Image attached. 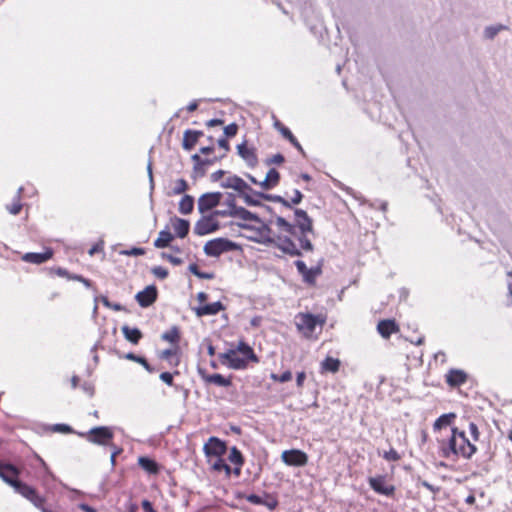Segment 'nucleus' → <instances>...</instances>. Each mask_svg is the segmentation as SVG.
Segmentation results:
<instances>
[{
    "label": "nucleus",
    "instance_id": "nucleus-60",
    "mask_svg": "<svg viewBox=\"0 0 512 512\" xmlns=\"http://www.w3.org/2000/svg\"><path fill=\"white\" fill-rule=\"evenodd\" d=\"M22 205L19 202L13 203L8 210L11 214L17 215L21 211Z\"/></svg>",
    "mask_w": 512,
    "mask_h": 512
},
{
    "label": "nucleus",
    "instance_id": "nucleus-45",
    "mask_svg": "<svg viewBox=\"0 0 512 512\" xmlns=\"http://www.w3.org/2000/svg\"><path fill=\"white\" fill-rule=\"evenodd\" d=\"M191 159L194 162V172L198 171V166H206L212 163L211 160L202 159L198 154L192 155Z\"/></svg>",
    "mask_w": 512,
    "mask_h": 512
},
{
    "label": "nucleus",
    "instance_id": "nucleus-40",
    "mask_svg": "<svg viewBox=\"0 0 512 512\" xmlns=\"http://www.w3.org/2000/svg\"><path fill=\"white\" fill-rule=\"evenodd\" d=\"M180 338L179 329L176 326H173L168 331L162 334V339L168 341L170 343H177Z\"/></svg>",
    "mask_w": 512,
    "mask_h": 512
},
{
    "label": "nucleus",
    "instance_id": "nucleus-8",
    "mask_svg": "<svg viewBox=\"0 0 512 512\" xmlns=\"http://www.w3.org/2000/svg\"><path fill=\"white\" fill-rule=\"evenodd\" d=\"M297 328L305 335L310 336L314 331L317 325H321L323 321L319 319V317L306 313L300 314L297 317Z\"/></svg>",
    "mask_w": 512,
    "mask_h": 512
},
{
    "label": "nucleus",
    "instance_id": "nucleus-55",
    "mask_svg": "<svg viewBox=\"0 0 512 512\" xmlns=\"http://www.w3.org/2000/svg\"><path fill=\"white\" fill-rule=\"evenodd\" d=\"M159 377L167 385H173V375L170 372H162Z\"/></svg>",
    "mask_w": 512,
    "mask_h": 512
},
{
    "label": "nucleus",
    "instance_id": "nucleus-43",
    "mask_svg": "<svg viewBox=\"0 0 512 512\" xmlns=\"http://www.w3.org/2000/svg\"><path fill=\"white\" fill-rule=\"evenodd\" d=\"M269 182L270 184L275 187L278 183H279V180H280V174L279 172L275 169V168H271L267 174H266V177H265Z\"/></svg>",
    "mask_w": 512,
    "mask_h": 512
},
{
    "label": "nucleus",
    "instance_id": "nucleus-47",
    "mask_svg": "<svg viewBox=\"0 0 512 512\" xmlns=\"http://www.w3.org/2000/svg\"><path fill=\"white\" fill-rule=\"evenodd\" d=\"M52 431L58 432V433H65V434L74 433L72 427L67 424H54L52 426Z\"/></svg>",
    "mask_w": 512,
    "mask_h": 512
},
{
    "label": "nucleus",
    "instance_id": "nucleus-51",
    "mask_svg": "<svg viewBox=\"0 0 512 512\" xmlns=\"http://www.w3.org/2000/svg\"><path fill=\"white\" fill-rule=\"evenodd\" d=\"M162 258L169 261L171 264L175 265V266H178L180 264H182V259L179 258V257H176V256H173L171 254H168L166 252H163L161 254Z\"/></svg>",
    "mask_w": 512,
    "mask_h": 512
},
{
    "label": "nucleus",
    "instance_id": "nucleus-37",
    "mask_svg": "<svg viewBox=\"0 0 512 512\" xmlns=\"http://www.w3.org/2000/svg\"><path fill=\"white\" fill-rule=\"evenodd\" d=\"M124 358L141 364L150 373L154 372V368L148 363V361L144 357L129 352L124 355Z\"/></svg>",
    "mask_w": 512,
    "mask_h": 512
},
{
    "label": "nucleus",
    "instance_id": "nucleus-19",
    "mask_svg": "<svg viewBox=\"0 0 512 512\" xmlns=\"http://www.w3.org/2000/svg\"><path fill=\"white\" fill-rule=\"evenodd\" d=\"M19 474L18 469L12 464H2L0 463V478L9 484L10 486H14L17 482V476Z\"/></svg>",
    "mask_w": 512,
    "mask_h": 512
},
{
    "label": "nucleus",
    "instance_id": "nucleus-54",
    "mask_svg": "<svg viewBox=\"0 0 512 512\" xmlns=\"http://www.w3.org/2000/svg\"><path fill=\"white\" fill-rule=\"evenodd\" d=\"M302 199H303V194L298 189H295L293 192V197L291 198L289 203H290V205L291 204L297 205L302 201Z\"/></svg>",
    "mask_w": 512,
    "mask_h": 512
},
{
    "label": "nucleus",
    "instance_id": "nucleus-50",
    "mask_svg": "<svg viewBox=\"0 0 512 512\" xmlns=\"http://www.w3.org/2000/svg\"><path fill=\"white\" fill-rule=\"evenodd\" d=\"M152 273L159 279H165L168 276V271L162 266H156L152 269Z\"/></svg>",
    "mask_w": 512,
    "mask_h": 512
},
{
    "label": "nucleus",
    "instance_id": "nucleus-29",
    "mask_svg": "<svg viewBox=\"0 0 512 512\" xmlns=\"http://www.w3.org/2000/svg\"><path fill=\"white\" fill-rule=\"evenodd\" d=\"M121 330L125 339L133 344H137L142 338V332L138 328H131L128 325H124Z\"/></svg>",
    "mask_w": 512,
    "mask_h": 512
},
{
    "label": "nucleus",
    "instance_id": "nucleus-5",
    "mask_svg": "<svg viewBox=\"0 0 512 512\" xmlns=\"http://www.w3.org/2000/svg\"><path fill=\"white\" fill-rule=\"evenodd\" d=\"M228 204L229 209H217L215 210V215H219L220 217L239 218L244 221L261 222V218L257 214L252 213L243 207L237 206L231 197L229 198Z\"/></svg>",
    "mask_w": 512,
    "mask_h": 512
},
{
    "label": "nucleus",
    "instance_id": "nucleus-62",
    "mask_svg": "<svg viewBox=\"0 0 512 512\" xmlns=\"http://www.w3.org/2000/svg\"><path fill=\"white\" fill-rule=\"evenodd\" d=\"M142 508L145 512H156L152 503L149 500L142 501Z\"/></svg>",
    "mask_w": 512,
    "mask_h": 512
},
{
    "label": "nucleus",
    "instance_id": "nucleus-22",
    "mask_svg": "<svg viewBox=\"0 0 512 512\" xmlns=\"http://www.w3.org/2000/svg\"><path fill=\"white\" fill-rule=\"evenodd\" d=\"M237 152L239 156L247 163V165L253 167L257 164L258 159L253 148L247 147L246 142L237 145Z\"/></svg>",
    "mask_w": 512,
    "mask_h": 512
},
{
    "label": "nucleus",
    "instance_id": "nucleus-20",
    "mask_svg": "<svg viewBox=\"0 0 512 512\" xmlns=\"http://www.w3.org/2000/svg\"><path fill=\"white\" fill-rule=\"evenodd\" d=\"M225 306L220 302H214L209 304H203L198 307L193 308L195 314L198 317L206 316V315H216L220 311H223Z\"/></svg>",
    "mask_w": 512,
    "mask_h": 512
},
{
    "label": "nucleus",
    "instance_id": "nucleus-1",
    "mask_svg": "<svg viewBox=\"0 0 512 512\" xmlns=\"http://www.w3.org/2000/svg\"><path fill=\"white\" fill-rule=\"evenodd\" d=\"M294 223L284 217L276 216L275 219L257 222L258 227L239 223L243 229L255 230L259 236L258 242L266 245H274L289 256H302L301 250L313 251L314 246L309 238L313 234V221L307 212L295 209Z\"/></svg>",
    "mask_w": 512,
    "mask_h": 512
},
{
    "label": "nucleus",
    "instance_id": "nucleus-32",
    "mask_svg": "<svg viewBox=\"0 0 512 512\" xmlns=\"http://www.w3.org/2000/svg\"><path fill=\"white\" fill-rule=\"evenodd\" d=\"M173 235L168 230H162L159 232L158 238L154 241V246L156 248H165L169 246L170 242L173 240Z\"/></svg>",
    "mask_w": 512,
    "mask_h": 512
},
{
    "label": "nucleus",
    "instance_id": "nucleus-35",
    "mask_svg": "<svg viewBox=\"0 0 512 512\" xmlns=\"http://www.w3.org/2000/svg\"><path fill=\"white\" fill-rule=\"evenodd\" d=\"M255 193L257 192L253 189L252 191L244 190V192L240 194V197H242L245 203L249 206H259L261 205L260 199L262 198L255 196Z\"/></svg>",
    "mask_w": 512,
    "mask_h": 512
},
{
    "label": "nucleus",
    "instance_id": "nucleus-10",
    "mask_svg": "<svg viewBox=\"0 0 512 512\" xmlns=\"http://www.w3.org/2000/svg\"><path fill=\"white\" fill-rule=\"evenodd\" d=\"M219 359L222 364H227L229 368L240 370L247 366L245 358H241L236 354V350L229 349L228 351L219 354Z\"/></svg>",
    "mask_w": 512,
    "mask_h": 512
},
{
    "label": "nucleus",
    "instance_id": "nucleus-6",
    "mask_svg": "<svg viewBox=\"0 0 512 512\" xmlns=\"http://www.w3.org/2000/svg\"><path fill=\"white\" fill-rule=\"evenodd\" d=\"M217 217L220 216L215 215V210L210 215L202 216L194 225V233L203 236L218 231L220 224Z\"/></svg>",
    "mask_w": 512,
    "mask_h": 512
},
{
    "label": "nucleus",
    "instance_id": "nucleus-61",
    "mask_svg": "<svg viewBox=\"0 0 512 512\" xmlns=\"http://www.w3.org/2000/svg\"><path fill=\"white\" fill-rule=\"evenodd\" d=\"M226 174V171L224 170H218L211 174L210 178L212 182L219 181L224 175Z\"/></svg>",
    "mask_w": 512,
    "mask_h": 512
},
{
    "label": "nucleus",
    "instance_id": "nucleus-31",
    "mask_svg": "<svg viewBox=\"0 0 512 512\" xmlns=\"http://www.w3.org/2000/svg\"><path fill=\"white\" fill-rule=\"evenodd\" d=\"M228 458H229L230 462H232L233 464H235L237 466L234 470L235 474H239L241 466L244 463V458H243L240 450L235 446L232 447Z\"/></svg>",
    "mask_w": 512,
    "mask_h": 512
},
{
    "label": "nucleus",
    "instance_id": "nucleus-48",
    "mask_svg": "<svg viewBox=\"0 0 512 512\" xmlns=\"http://www.w3.org/2000/svg\"><path fill=\"white\" fill-rule=\"evenodd\" d=\"M101 302L103 303L104 306L114 311H122L124 309L123 306L119 303H111L106 296L101 297Z\"/></svg>",
    "mask_w": 512,
    "mask_h": 512
},
{
    "label": "nucleus",
    "instance_id": "nucleus-53",
    "mask_svg": "<svg viewBox=\"0 0 512 512\" xmlns=\"http://www.w3.org/2000/svg\"><path fill=\"white\" fill-rule=\"evenodd\" d=\"M238 126L235 123H231L224 128V134L226 137H233L237 134Z\"/></svg>",
    "mask_w": 512,
    "mask_h": 512
},
{
    "label": "nucleus",
    "instance_id": "nucleus-17",
    "mask_svg": "<svg viewBox=\"0 0 512 512\" xmlns=\"http://www.w3.org/2000/svg\"><path fill=\"white\" fill-rule=\"evenodd\" d=\"M245 499L254 504V505H263L266 506L269 510H274L278 504L277 500L273 497L263 494V495H257V494H249L245 496Z\"/></svg>",
    "mask_w": 512,
    "mask_h": 512
},
{
    "label": "nucleus",
    "instance_id": "nucleus-27",
    "mask_svg": "<svg viewBox=\"0 0 512 512\" xmlns=\"http://www.w3.org/2000/svg\"><path fill=\"white\" fill-rule=\"evenodd\" d=\"M173 228L179 238H185L189 233L190 223L188 220L175 217Z\"/></svg>",
    "mask_w": 512,
    "mask_h": 512
},
{
    "label": "nucleus",
    "instance_id": "nucleus-33",
    "mask_svg": "<svg viewBox=\"0 0 512 512\" xmlns=\"http://www.w3.org/2000/svg\"><path fill=\"white\" fill-rule=\"evenodd\" d=\"M321 368L323 371L336 373L340 368V360L328 356L322 361Z\"/></svg>",
    "mask_w": 512,
    "mask_h": 512
},
{
    "label": "nucleus",
    "instance_id": "nucleus-34",
    "mask_svg": "<svg viewBox=\"0 0 512 512\" xmlns=\"http://www.w3.org/2000/svg\"><path fill=\"white\" fill-rule=\"evenodd\" d=\"M456 415L454 413L443 414L434 422L433 428L434 430H441L443 427L449 426L452 421L455 419Z\"/></svg>",
    "mask_w": 512,
    "mask_h": 512
},
{
    "label": "nucleus",
    "instance_id": "nucleus-38",
    "mask_svg": "<svg viewBox=\"0 0 512 512\" xmlns=\"http://www.w3.org/2000/svg\"><path fill=\"white\" fill-rule=\"evenodd\" d=\"M139 465L149 473H157L158 468L157 464L154 460L148 458V457H140L138 459Z\"/></svg>",
    "mask_w": 512,
    "mask_h": 512
},
{
    "label": "nucleus",
    "instance_id": "nucleus-56",
    "mask_svg": "<svg viewBox=\"0 0 512 512\" xmlns=\"http://www.w3.org/2000/svg\"><path fill=\"white\" fill-rule=\"evenodd\" d=\"M295 266L297 268L298 273L302 276L305 272H307L308 267L305 262L302 260L295 261Z\"/></svg>",
    "mask_w": 512,
    "mask_h": 512
},
{
    "label": "nucleus",
    "instance_id": "nucleus-23",
    "mask_svg": "<svg viewBox=\"0 0 512 512\" xmlns=\"http://www.w3.org/2000/svg\"><path fill=\"white\" fill-rule=\"evenodd\" d=\"M467 380V374L460 369H451L446 374V382L451 387H458L464 384Z\"/></svg>",
    "mask_w": 512,
    "mask_h": 512
},
{
    "label": "nucleus",
    "instance_id": "nucleus-2",
    "mask_svg": "<svg viewBox=\"0 0 512 512\" xmlns=\"http://www.w3.org/2000/svg\"><path fill=\"white\" fill-rule=\"evenodd\" d=\"M438 442L441 455L446 459L454 460L458 457L470 459L477 450L476 446L466 438L464 431L458 428H451L450 435Z\"/></svg>",
    "mask_w": 512,
    "mask_h": 512
},
{
    "label": "nucleus",
    "instance_id": "nucleus-3",
    "mask_svg": "<svg viewBox=\"0 0 512 512\" xmlns=\"http://www.w3.org/2000/svg\"><path fill=\"white\" fill-rule=\"evenodd\" d=\"M77 434L88 442L101 446L112 445L111 441L114 437L112 429L107 426L93 427L87 432H78Z\"/></svg>",
    "mask_w": 512,
    "mask_h": 512
},
{
    "label": "nucleus",
    "instance_id": "nucleus-36",
    "mask_svg": "<svg viewBox=\"0 0 512 512\" xmlns=\"http://www.w3.org/2000/svg\"><path fill=\"white\" fill-rule=\"evenodd\" d=\"M321 268L319 266L308 268L307 272H305L302 277L303 281L307 284H314L316 281V278L321 274Z\"/></svg>",
    "mask_w": 512,
    "mask_h": 512
},
{
    "label": "nucleus",
    "instance_id": "nucleus-14",
    "mask_svg": "<svg viewBox=\"0 0 512 512\" xmlns=\"http://www.w3.org/2000/svg\"><path fill=\"white\" fill-rule=\"evenodd\" d=\"M369 485L375 492L385 496H391L395 491V487L393 485L386 484L384 476L369 478Z\"/></svg>",
    "mask_w": 512,
    "mask_h": 512
},
{
    "label": "nucleus",
    "instance_id": "nucleus-42",
    "mask_svg": "<svg viewBox=\"0 0 512 512\" xmlns=\"http://www.w3.org/2000/svg\"><path fill=\"white\" fill-rule=\"evenodd\" d=\"M188 190V183L185 179L180 178L175 182V186L173 187V194L180 195L185 193Z\"/></svg>",
    "mask_w": 512,
    "mask_h": 512
},
{
    "label": "nucleus",
    "instance_id": "nucleus-63",
    "mask_svg": "<svg viewBox=\"0 0 512 512\" xmlns=\"http://www.w3.org/2000/svg\"><path fill=\"white\" fill-rule=\"evenodd\" d=\"M305 378H306L305 372L302 371V372H298L297 373L296 384H297L298 387H302L303 386Z\"/></svg>",
    "mask_w": 512,
    "mask_h": 512
},
{
    "label": "nucleus",
    "instance_id": "nucleus-59",
    "mask_svg": "<svg viewBox=\"0 0 512 512\" xmlns=\"http://www.w3.org/2000/svg\"><path fill=\"white\" fill-rule=\"evenodd\" d=\"M469 431H470V434L473 437V439L477 440L478 437H479V430H478V427H477V425L475 423L471 422L469 424Z\"/></svg>",
    "mask_w": 512,
    "mask_h": 512
},
{
    "label": "nucleus",
    "instance_id": "nucleus-30",
    "mask_svg": "<svg viewBox=\"0 0 512 512\" xmlns=\"http://www.w3.org/2000/svg\"><path fill=\"white\" fill-rule=\"evenodd\" d=\"M194 209V197L185 194L179 202V212L183 215L192 213Z\"/></svg>",
    "mask_w": 512,
    "mask_h": 512
},
{
    "label": "nucleus",
    "instance_id": "nucleus-16",
    "mask_svg": "<svg viewBox=\"0 0 512 512\" xmlns=\"http://www.w3.org/2000/svg\"><path fill=\"white\" fill-rule=\"evenodd\" d=\"M198 372L201 376V378L206 382L210 384H214L219 387H229L231 386L232 382L230 378H226L221 374H207L205 370L199 368Z\"/></svg>",
    "mask_w": 512,
    "mask_h": 512
},
{
    "label": "nucleus",
    "instance_id": "nucleus-44",
    "mask_svg": "<svg viewBox=\"0 0 512 512\" xmlns=\"http://www.w3.org/2000/svg\"><path fill=\"white\" fill-rule=\"evenodd\" d=\"M503 28H504V26H502V25L488 26L484 30V36L487 39H493Z\"/></svg>",
    "mask_w": 512,
    "mask_h": 512
},
{
    "label": "nucleus",
    "instance_id": "nucleus-18",
    "mask_svg": "<svg viewBox=\"0 0 512 512\" xmlns=\"http://www.w3.org/2000/svg\"><path fill=\"white\" fill-rule=\"evenodd\" d=\"M19 474L18 469L12 464H2L0 463V478L9 484L10 486H14L17 482V476Z\"/></svg>",
    "mask_w": 512,
    "mask_h": 512
},
{
    "label": "nucleus",
    "instance_id": "nucleus-21",
    "mask_svg": "<svg viewBox=\"0 0 512 512\" xmlns=\"http://www.w3.org/2000/svg\"><path fill=\"white\" fill-rule=\"evenodd\" d=\"M52 256H53V250L51 248H47L42 253H35V252L25 253L22 256V260L24 262L32 263V264H42V263L48 261L49 259H51Z\"/></svg>",
    "mask_w": 512,
    "mask_h": 512
},
{
    "label": "nucleus",
    "instance_id": "nucleus-13",
    "mask_svg": "<svg viewBox=\"0 0 512 512\" xmlns=\"http://www.w3.org/2000/svg\"><path fill=\"white\" fill-rule=\"evenodd\" d=\"M220 186L222 188H230L239 193V195L244 192V190L252 191V188L239 176L230 175L224 180L221 181Z\"/></svg>",
    "mask_w": 512,
    "mask_h": 512
},
{
    "label": "nucleus",
    "instance_id": "nucleus-7",
    "mask_svg": "<svg viewBox=\"0 0 512 512\" xmlns=\"http://www.w3.org/2000/svg\"><path fill=\"white\" fill-rule=\"evenodd\" d=\"M223 194L221 192H208L198 198L197 207L201 214H204L220 205Z\"/></svg>",
    "mask_w": 512,
    "mask_h": 512
},
{
    "label": "nucleus",
    "instance_id": "nucleus-57",
    "mask_svg": "<svg viewBox=\"0 0 512 512\" xmlns=\"http://www.w3.org/2000/svg\"><path fill=\"white\" fill-rule=\"evenodd\" d=\"M284 162V156L280 153L275 154L272 158L267 160V164H281Z\"/></svg>",
    "mask_w": 512,
    "mask_h": 512
},
{
    "label": "nucleus",
    "instance_id": "nucleus-49",
    "mask_svg": "<svg viewBox=\"0 0 512 512\" xmlns=\"http://www.w3.org/2000/svg\"><path fill=\"white\" fill-rule=\"evenodd\" d=\"M383 458L387 461H398L401 457L395 449L391 448L383 454Z\"/></svg>",
    "mask_w": 512,
    "mask_h": 512
},
{
    "label": "nucleus",
    "instance_id": "nucleus-9",
    "mask_svg": "<svg viewBox=\"0 0 512 512\" xmlns=\"http://www.w3.org/2000/svg\"><path fill=\"white\" fill-rule=\"evenodd\" d=\"M281 459L286 465L294 467H302L308 463V455L298 449L283 451Z\"/></svg>",
    "mask_w": 512,
    "mask_h": 512
},
{
    "label": "nucleus",
    "instance_id": "nucleus-28",
    "mask_svg": "<svg viewBox=\"0 0 512 512\" xmlns=\"http://www.w3.org/2000/svg\"><path fill=\"white\" fill-rule=\"evenodd\" d=\"M236 353L239 352L241 354H243V357L242 358H245L246 361H253V362H258V357L256 356V354L254 353L253 349L251 348L250 345H248L246 342L244 341H240L236 347Z\"/></svg>",
    "mask_w": 512,
    "mask_h": 512
},
{
    "label": "nucleus",
    "instance_id": "nucleus-58",
    "mask_svg": "<svg viewBox=\"0 0 512 512\" xmlns=\"http://www.w3.org/2000/svg\"><path fill=\"white\" fill-rule=\"evenodd\" d=\"M214 469L218 471L225 469L227 473L230 472V467L222 459L215 462Z\"/></svg>",
    "mask_w": 512,
    "mask_h": 512
},
{
    "label": "nucleus",
    "instance_id": "nucleus-4",
    "mask_svg": "<svg viewBox=\"0 0 512 512\" xmlns=\"http://www.w3.org/2000/svg\"><path fill=\"white\" fill-rule=\"evenodd\" d=\"M239 249V245L227 238H215L204 245V253L210 257H219L221 254Z\"/></svg>",
    "mask_w": 512,
    "mask_h": 512
},
{
    "label": "nucleus",
    "instance_id": "nucleus-12",
    "mask_svg": "<svg viewBox=\"0 0 512 512\" xmlns=\"http://www.w3.org/2000/svg\"><path fill=\"white\" fill-rule=\"evenodd\" d=\"M206 456L220 457L226 453V443L217 437H210L203 447Z\"/></svg>",
    "mask_w": 512,
    "mask_h": 512
},
{
    "label": "nucleus",
    "instance_id": "nucleus-52",
    "mask_svg": "<svg viewBox=\"0 0 512 512\" xmlns=\"http://www.w3.org/2000/svg\"><path fill=\"white\" fill-rule=\"evenodd\" d=\"M144 253H145V250L143 248H139V247H133L129 250H124L121 252V254L127 255V256H140V255H143Z\"/></svg>",
    "mask_w": 512,
    "mask_h": 512
},
{
    "label": "nucleus",
    "instance_id": "nucleus-26",
    "mask_svg": "<svg viewBox=\"0 0 512 512\" xmlns=\"http://www.w3.org/2000/svg\"><path fill=\"white\" fill-rule=\"evenodd\" d=\"M377 330L383 338L387 339L397 331V325L394 320H381L377 325Z\"/></svg>",
    "mask_w": 512,
    "mask_h": 512
},
{
    "label": "nucleus",
    "instance_id": "nucleus-25",
    "mask_svg": "<svg viewBox=\"0 0 512 512\" xmlns=\"http://www.w3.org/2000/svg\"><path fill=\"white\" fill-rule=\"evenodd\" d=\"M275 128L282 134V136L287 139L298 151L304 153V150L301 144L298 142L296 137L292 134L289 128L284 126L281 122L276 121L274 124Z\"/></svg>",
    "mask_w": 512,
    "mask_h": 512
},
{
    "label": "nucleus",
    "instance_id": "nucleus-11",
    "mask_svg": "<svg viewBox=\"0 0 512 512\" xmlns=\"http://www.w3.org/2000/svg\"><path fill=\"white\" fill-rule=\"evenodd\" d=\"M13 488L17 493L30 500L36 507L42 506L44 502L43 498L39 496L36 490L31 486H28L27 484L17 480Z\"/></svg>",
    "mask_w": 512,
    "mask_h": 512
},
{
    "label": "nucleus",
    "instance_id": "nucleus-64",
    "mask_svg": "<svg viewBox=\"0 0 512 512\" xmlns=\"http://www.w3.org/2000/svg\"><path fill=\"white\" fill-rule=\"evenodd\" d=\"M79 509H81L83 512H97V510L91 506H89L88 504H85V503H81L79 504Z\"/></svg>",
    "mask_w": 512,
    "mask_h": 512
},
{
    "label": "nucleus",
    "instance_id": "nucleus-41",
    "mask_svg": "<svg viewBox=\"0 0 512 512\" xmlns=\"http://www.w3.org/2000/svg\"><path fill=\"white\" fill-rule=\"evenodd\" d=\"M188 270L193 275H195L196 277H198L200 279H212L214 277V275L212 273L200 271L198 265L195 263L190 264L188 267Z\"/></svg>",
    "mask_w": 512,
    "mask_h": 512
},
{
    "label": "nucleus",
    "instance_id": "nucleus-24",
    "mask_svg": "<svg viewBox=\"0 0 512 512\" xmlns=\"http://www.w3.org/2000/svg\"><path fill=\"white\" fill-rule=\"evenodd\" d=\"M201 136H203L202 131L186 130L183 135V149L186 151L192 150Z\"/></svg>",
    "mask_w": 512,
    "mask_h": 512
},
{
    "label": "nucleus",
    "instance_id": "nucleus-15",
    "mask_svg": "<svg viewBox=\"0 0 512 512\" xmlns=\"http://www.w3.org/2000/svg\"><path fill=\"white\" fill-rule=\"evenodd\" d=\"M135 298L141 307H149L157 299V288L154 285L147 286L144 290L139 291Z\"/></svg>",
    "mask_w": 512,
    "mask_h": 512
},
{
    "label": "nucleus",
    "instance_id": "nucleus-46",
    "mask_svg": "<svg viewBox=\"0 0 512 512\" xmlns=\"http://www.w3.org/2000/svg\"><path fill=\"white\" fill-rule=\"evenodd\" d=\"M271 378L274 381H278L280 383H285L292 379V373H291V371L287 370V371L283 372L281 375L271 374Z\"/></svg>",
    "mask_w": 512,
    "mask_h": 512
},
{
    "label": "nucleus",
    "instance_id": "nucleus-39",
    "mask_svg": "<svg viewBox=\"0 0 512 512\" xmlns=\"http://www.w3.org/2000/svg\"><path fill=\"white\" fill-rule=\"evenodd\" d=\"M255 196L261 197L264 200L272 201V202H278L284 205L285 207L290 208V203L286 199H284L282 196L279 195H272V194H266V193H255Z\"/></svg>",
    "mask_w": 512,
    "mask_h": 512
}]
</instances>
